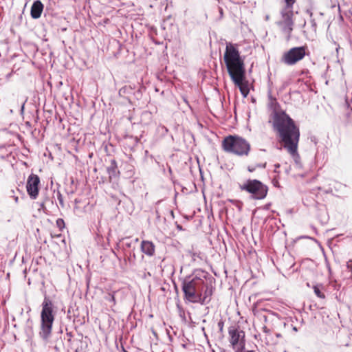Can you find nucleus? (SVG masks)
I'll return each instance as SVG.
<instances>
[{"label":"nucleus","mask_w":352,"mask_h":352,"mask_svg":"<svg viewBox=\"0 0 352 352\" xmlns=\"http://www.w3.org/2000/svg\"><path fill=\"white\" fill-rule=\"evenodd\" d=\"M310 22H311L312 30L314 32L316 33V30H317V23L316 22V20L314 18H311L310 19Z\"/></svg>","instance_id":"18"},{"label":"nucleus","mask_w":352,"mask_h":352,"mask_svg":"<svg viewBox=\"0 0 352 352\" xmlns=\"http://www.w3.org/2000/svg\"><path fill=\"white\" fill-rule=\"evenodd\" d=\"M122 245L125 246L126 248H132L135 243H137L139 241L138 238H135V239H131L129 237L122 238L121 240Z\"/></svg>","instance_id":"14"},{"label":"nucleus","mask_w":352,"mask_h":352,"mask_svg":"<svg viewBox=\"0 0 352 352\" xmlns=\"http://www.w3.org/2000/svg\"><path fill=\"white\" fill-rule=\"evenodd\" d=\"M293 330H294V331H298V329H297V328H296V327H293Z\"/></svg>","instance_id":"30"},{"label":"nucleus","mask_w":352,"mask_h":352,"mask_svg":"<svg viewBox=\"0 0 352 352\" xmlns=\"http://www.w3.org/2000/svg\"><path fill=\"white\" fill-rule=\"evenodd\" d=\"M212 277L204 270H197L182 281L184 298L192 303L205 305L212 294Z\"/></svg>","instance_id":"2"},{"label":"nucleus","mask_w":352,"mask_h":352,"mask_svg":"<svg viewBox=\"0 0 352 352\" xmlns=\"http://www.w3.org/2000/svg\"><path fill=\"white\" fill-rule=\"evenodd\" d=\"M223 60L230 78L234 85L239 87L242 95L246 97L249 89L243 83L245 78L244 61L237 48L230 43L226 45Z\"/></svg>","instance_id":"3"},{"label":"nucleus","mask_w":352,"mask_h":352,"mask_svg":"<svg viewBox=\"0 0 352 352\" xmlns=\"http://www.w3.org/2000/svg\"><path fill=\"white\" fill-rule=\"evenodd\" d=\"M26 101H27V98L22 102L21 108V112H23L24 110V106H25V103L26 102Z\"/></svg>","instance_id":"24"},{"label":"nucleus","mask_w":352,"mask_h":352,"mask_svg":"<svg viewBox=\"0 0 352 352\" xmlns=\"http://www.w3.org/2000/svg\"><path fill=\"white\" fill-rule=\"evenodd\" d=\"M274 130L277 133L280 142L285 149L296 160L299 158L298 145L300 139V130L285 111L275 107L270 115Z\"/></svg>","instance_id":"1"},{"label":"nucleus","mask_w":352,"mask_h":352,"mask_svg":"<svg viewBox=\"0 0 352 352\" xmlns=\"http://www.w3.org/2000/svg\"><path fill=\"white\" fill-rule=\"evenodd\" d=\"M57 198L61 206L64 207L63 198L61 193L59 191L57 192Z\"/></svg>","instance_id":"20"},{"label":"nucleus","mask_w":352,"mask_h":352,"mask_svg":"<svg viewBox=\"0 0 352 352\" xmlns=\"http://www.w3.org/2000/svg\"><path fill=\"white\" fill-rule=\"evenodd\" d=\"M41 208H43V207H44V203H41Z\"/></svg>","instance_id":"31"},{"label":"nucleus","mask_w":352,"mask_h":352,"mask_svg":"<svg viewBox=\"0 0 352 352\" xmlns=\"http://www.w3.org/2000/svg\"><path fill=\"white\" fill-rule=\"evenodd\" d=\"M56 226L60 230H62L65 227V222L63 219H58L56 220Z\"/></svg>","instance_id":"17"},{"label":"nucleus","mask_w":352,"mask_h":352,"mask_svg":"<svg viewBox=\"0 0 352 352\" xmlns=\"http://www.w3.org/2000/svg\"><path fill=\"white\" fill-rule=\"evenodd\" d=\"M263 331H264L265 332H266V333H267V332L269 331H268V329H267V328L266 327H263Z\"/></svg>","instance_id":"28"},{"label":"nucleus","mask_w":352,"mask_h":352,"mask_svg":"<svg viewBox=\"0 0 352 352\" xmlns=\"http://www.w3.org/2000/svg\"><path fill=\"white\" fill-rule=\"evenodd\" d=\"M280 15L281 19L277 22V25L287 35V40H289L294 25L293 8L284 7L280 11Z\"/></svg>","instance_id":"7"},{"label":"nucleus","mask_w":352,"mask_h":352,"mask_svg":"<svg viewBox=\"0 0 352 352\" xmlns=\"http://www.w3.org/2000/svg\"><path fill=\"white\" fill-rule=\"evenodd\" d=\"M306 13H307V14H308L309 15V16H310V18H311H311H313V12H312V11H311V10H310V9H307V10H306Z\"/></svg>","instance_id":"23"},{"label":"nucleus","mask_w":352,"mask_h":352,"mask_svg":"<svg viewBox=\"0 0 352 352\" xmlns=\"http://www.w3.org/2000/svg\"><path fill=\"white\" fill-rule=\"evenodd\" d=\"M223 149L237 156H248L250 151V144L244 138L238 135H228L222 142Z\"/></svg>","instance_id":"5"},{"label":"nucleus","mask_w":352,"mask_h":352,"mask_svg":"<svg viewBox=\"0 0 352 352\" xmlns=\"http://www.w3.org/2000/svg\"><path fill=\"white\" fill-rule=\"evenodd\" d=\"M307 50V46L292 47L284 54L282 61L286 65H293L305 56Z\"/></svg>","instance_id":"9"},{"label":"nucleus","mask_w":352,"mask_h":352,"mask_svg":"<svg viewBox=\"0 0 352 352\" xmlns=\"http://www.w3.org/2000/svg\"><path fill=\"white\" fill-rule=\"evenodd\" d=\"M41 307V324L39 335L43 340H47L51 336L52 324L54 321V306L52 301L49 298L45 296L44 300L42 302Z\"/></svg>","instance_id":"4"},{"label":"nucleus","mask_w":352,"mask_h":352,"mask_svg":"<svg viewBox=\"0 0 352 352\" xmlns=\"http://www.w3.org/2000/svg\"><path fill=\"white\" fill-rule=\"evenodd\" d=\"M43 10V5L41 1L36 0L34 1L30 11L31 16L33 19H38Z\"/></svg>","instance_id":"12"},{"label":"nucleus","mask_w":352,"mask_h":352,"mask_svg":"<svg viewBox=\"0 0 352 352\" xmlns=\"http://www.w3.org/2000/svg\"><path fill=\"white\" fill-rule=\"evenodd\" d=\"M248 170L249 172H254L255 170H256V166H249L248 167Z\"/></svg>","instance_id":"22"},{"label":"nucleus","mask_w":352,"mask_h":352,"mask_svg":"<svg viewBox=\"0 0 352 352\" xmlns=\"http://www.w3.org/2000/svg\"><path fill=\"white\" fill-rule=\"evenodd\" d=\"M140 248L141 251L149 257L155 255V246L154 243L150 241L143 240L141 243Z\"/></svg>","instance_id":"11"},{"label":"nucleus","mask_w":352,"mask_h":352,"mask_svg":"<svg viewBox=\"0 0 352 352\" xmlns=\"http://www.w3.org/2000/svg\"><path fill=\"white\" fill-rule=\"evenodd\" d=\"M219 11L220 14V18L223 17V9L221 8H219Z\"/></svg>","instance_id":"26"},{"label":"nucleus","mask_w":352,"mask_h":352,"mask_svg":"<svg viewBox=\"0 0 352 352\" xmlns=\"http://www.w3.org/2000/svg\"><path fill=\"white\" fill-rule=\"evenodd\" d=\"M116 293V292L107 293L104 297L106 301L111 302L112 304L111 307L116 305V304L115 298Z\"/></svg>","instance_id":"16"},{"label":"nucleus","mask_w":352,"mask_h":352,"mask_svg":"<svg viewBox=\"0 0 352 352\" xmlns=\"http://www.w3.org/2000/svg\"><path fill=\"white\" fill-rule=\"evenodd\" d=\"M107 170L109 174L110 181L118 178L120 171L118 168L117 162L115 160H111L110 165L107 167Z\"/></svg>","instance_id":"13"},{"label":"nucleus","mask_w":352,"mask_h":352,"mask_svg":"<svg viewBox=\"0 0 352 352\" xmlns=\"http://www.w3.org/2000/svg\"><path fill=\"white\" fill-rule=\"evenodd\" d=\"M220 352H227L224 349H220Z\"/></svg>","instance_id":"29"},{"label":"nucleus","mask_w":352,"mask_h":352,"mask_svg":"<svg viewBox=\"0 0 352 352\" xmlns=\"http://www.w3.org/2000/svg\"><path fill=\"white\" fill-rule=\"evenodd\" d=\"M285 7L293 8V5L294 4L296 0H285Z\"/></svg>","instance_id":"19"},{"label":"nucleus","mask_w":352,"mask_h":352,"mask_svg":"<svg viewBox=\"0 0 352 352\" xmlns=\"http://www.w3.org/2000/svg\"><path fill=\"white\" fill-rule=\"evenodd\" d=\"M275 166H276V168H278V167L280 166V165L278 164H276V165H275Z\"/></svg>","instance_id":"32"},{"label":"nucleus","mask_w":352,"mask_h":352,"mask_svg":"<svg viewBox=\"0 0 352 352\" xmlns=\"http://www.w3.org/2000/svg\"><path fill=\"white\" fill-rule=\"evenodd\" d=\"M266 166V163H263V164H258L256 165V168H265Z\"/></svg>","instance_id":"21"},{"label":"nucleus","mask_w":352,"mask_h":352,"mask_svg":"<svg viewBox=\"0 0 352 352\" xmlns=\"http://www.w3.org/2000/svg\"><path fill=\"white\" fill-rule=\"evenodd\" d=\"M240 189L250 193L253 199H263L268 192V187L257 179H248L240 185Z\"/></svg>","instance_id":"6"},{"label":"nucleus","mask_w":352,"mask_h":352,"mask_svg":"<svg viewBox=\"0 0 352 352\" xmlns=\"http://www.w3.org/2000/svg\"><path fill=\"white\" fill-rule=\"evenodd\" d=\"M40 179L37 175L31 174L27 181L26 188L28 195L32 199H36L38 195Z\"/></svg>","instance_id":"10"},{"label":"nucleus","mask_w":352,"mask_h":352,"mask_svg":"<svg viewBox=\"0 0 352 352\" xmlns=\"http://www.w3.org/2000/svg\"><path fill=\"white\" fill-rule=\"evenodd\" d=\"M230 343L235 352H241L245 348V332L239 326H231L228 329Z\"/></svg>","instance_id":"8"},{"label":"nucleus","mask_w":352,"mask_h":352,"mask_svg":"<svg viewBox=\"0 0 352 352\" xmlns=\"http://www.w3.org/2000/svg\"><path fill=\"white\" fill-rule=\"evenodd\" d=\"M322 289H323V286L322 285H314L313 289L314 294L320 298L324 299L325 298V295L322 292Z\"/></svg>","instance_id":"15"},{"label":"nucleus","mask_w":352,"mask_h":352,"mask_svg":"<svg viewBox=\"0 0 352 352\" xmlns=\"http://www.w3.org/2000/svg\"><path fill=\"white\" fill-rule=\"evenodd\" d=\"M122 89H120V91H119L120 94H121V92L122 91Z\"/></svg>","instance_id":"34"},{"label":"nucleus","mask_w":352,"mask_h":352,"mask_svg":"<svg viewBox=\"0 0 352 352\" xmlns=\"http://www.w3.org/2000/svg\"><path fill=\"white\" fill-rule=\"evenodd\" d=\"M218 326H219V327L220 330H221V331H222V329H223V323L222 322H219L218 323Z\"/></svg>","instance_id":"25"},{"label":"nucleus","mask_w":352,"mask_h":352,"mask_svg":"<svg viewBox=\"0 0 352 352\" xmlns=\"http://www.w3.org/2000/svg\"><path fill=\"white\" fill-rule=\"evenodd\" d=\"M15 201H16V202H17V201H18V197H15Z\"/></svg>","instance_id":"33"},{"label":"nucleus","mask_w":352,"mask_h":352,"mask_svg":"<svg viewBox=\"0 0 352 352\" xmlns=\"http://www.w3.org/2000/svg\"><path fill=\"white\" fill-rule=\"evenodd\" d=\"M241 352H254L253 350H250V351H245V348H243L242 349V351Z\"/></svg>","instance_id":"27"}]
</instances>
